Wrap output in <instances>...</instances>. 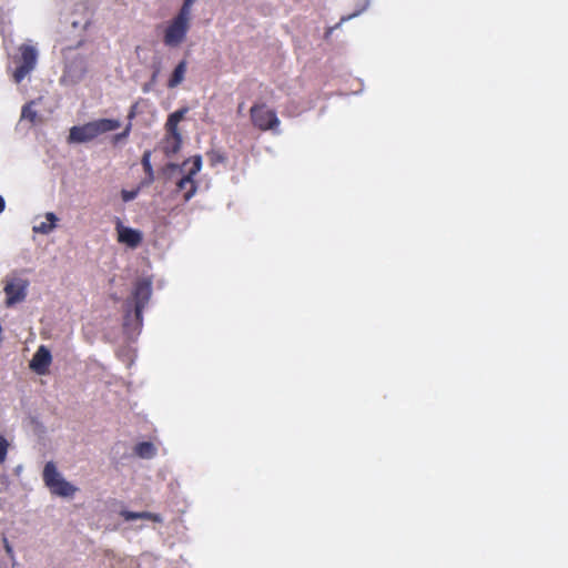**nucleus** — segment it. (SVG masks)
Listing matches in <instances>:
<instances>
[{
    "label": "nucleus",
    "instance_id": "13",
    "mask_svg": "<svg viewBox=\"0 0 568 568\" xmlns=\"http://www.w3.org/2000/svg\"><path fill=\"white\" fill-rule=\"evenodd\" d=\"M186 112H187V109H181V110L173 112L166 121V124H165L166 132H179L178 125L184 119Z\"/></svg>",
    "mask_w": 568,
    "mask_h": 568
},
{
    "label": "nucleus",
    "instance_id": "17",
    "mask_svg": "<svg viewBox=\"0 0 568 568\" xmlns=\"http://www.w3.org/2000/svg\"><path fill=\"white\" fill-rule=\"evenodd\" d=\"M32 104L33 102H30L24 105L21 113V119L28 120L31 123L37 121V112L32 109Z\"/></svg>",
    "mask_w": 568,
    "mask_h": 568
},
{
    "label": "nucleus",
    "instance_id": "2",
    "mask_svg": "<svg viewBox=\"0 0 568 568\" xmlns=\"http://www.w3.org/2000/svg\"><path fill=\"white\" fill-rule=\"evenodd\" d=\"M152 294V281L151 278H141L136 281L134 288L132 291V300L126 302V313L124 316V326L128 327L130 325V321L132 317V307H133V316L136 327L142 326V312L145 305L149 303Z\"/></svg>",
    "mask_w": 568,
    "mask_h": 568
},
{
    "label": "nucleus",
    "instance_id": "3",
    "mask_svg": "<svg viewBox=\"0 0 568 568\" xmlns=\"http://www.w3.org/2000/svg\"><path fill=\"white\" fill-rule=\"evenodd\" d=\"M43 481L53 495L71 497L78 490L75 486L67 481L58 471L53 462H48L42 473Z\"/></svg>",
    "mask_w": 568,
    "mask_h": 568
},
{
    "label": "nucleus",
    "instance_id": "7",
    "mask_svg": "<svg viewBox=\"0 0 568 568\" xmlns=\"http://www.w3.org/2000/svg\"><path fill=\"white\" fill-rule=\"evenodd\" d=\"M252 120L262 130L274 129L280 124L275 113L262 106H254L251 110Z\"/></svg>",
    "mask_w": 568,
    "mask_h": 568
},
{
    "label": "nucleus",
    "instance_id": "25",
    "mask_svg": "<svg viewBox=\"0 0 568 568\" xmlns=\"http://www.w3.org/2000/svg\"><path fill=\"white\" fill-rule=\"evenodd\" d=\"M121 515L123 516V518L125 520H135V519H140V513H134V511H129V510H124L121 513Z\"/></svg>",
    "mask_w": 568,
    "mask_h": 568
},
{
    "label": "nucleus",
    "instance_id": "16",
    "mask_svg": "<svg viewBox=\"0 0 568 568\" xmlns=\"http://www.w3.org/2000/svg\"><path fill=\"white\" fill-rule=\"evenodd\" d=\"M187 184H190V190L184 195L185 201H189L196 192V186L194 184V181L190 180V176H185V178L181 179V181L178 184L180 190L185 189L187 186Z\"/></svg>",
    "mask_w": 568,
    "mask_h": 568
},
{
    "label": "nucleus",
    "instance_id": "27",
    "mask_svg": "<svg viewBox=\"0 0 568 568\" xmlns=\"http://www.w3.org/2000/svg\"><path fill=\"white\" fill-rule=\"evenodd\" d=\"M135 116V105H133L129 112V122H131V120Z\"/></svg>",
    "mask_w": 568,
    "mask_h": 568
},
{
    "label": "nucleus",
    "instance_id": "4",
    "mask_svg": "<svg viewBox=\"0 0 568 568\" xmlns=\"http://www.w3.org/2000/svg\"><path fill=\"white\" fill-rule=\"evenodd\" d=\"M192 19L176 14L170 20L163 32V42L166 47L178 48L186 39V34L191 28Z\"/></svg>",
    "mask_w": 568,
    "mask_h": 568
},
{
    "label": "nucleus",
    "instance_id": "23",
    "mask_svg": "<svg viewBox=\"0 0 568 568\" xmlns=\"http://www.w3.org/2000/svg\"><path fill=\"white\" fill-rule=\"evenodd\" d=\"M140 519H149V520H153L156 523L161 521V517L158 514H152L149 511H141Z\"/></svg>",
    "mask_w": 568,
    "mask_h": 568
},
{
    "label": "nucleus",
    "instance_id": "1",
    "mask_svg": "<svg viewBox=\"0 0 568 568\" xmlns=\"http://www.w3.org/2000/svg\"><path fill=\"white\" fill-rule=\"evenodd\" d=\"M121 126V121L118 119L101 118L81 125H74L69 131V143H89L94 139L115 131Z\"/></svg>",
    "mask_w": 568,
    "mask_h": 568
},
{
    "label": "nucleus",
    "instance_id": "5",
    "mask_svg": "<svg viewBox=\"0 0 568 568\" xmlns=\"http://www.w3.org/2000/svg\"><path fill=\"white\" fill-rule=\"evenodd\" d=\"M21 58L19 59V67L13 73V79L17 83L21 82L27 74H29L36 67L38 52L36 48L26 44L20 48Z\"/></svg>",
    "mask_w": 568,
    "mask_h": 568
},
{
    "label": "nucleus",
    "instance_id": "6",
    "mask_svg": "<svg viewBox=\"0 0 568 568\" xmlns=\"http://www.w3.org/2000/svg\"><path fill=\"white\" fill-rule=\"evenodd\" d=\"M28 282L22 278H11L6 281L4 293H6V305L8 307L13 306L17 303L24 301L27 296Z\"/></svg>",
    "mask_w": 568,
    "mask_h": 568
},
{
    "label": "nucleus",
    "instance_id": "9",
    "mask_svg": "<svg viewBox=\"0 0 568 568\" xmlns=\"http://www.w3.org/2000/svg\"><path fill=\"white\" fill-rule=\"evenodd\" d=\"M57 222V215L51 212L39 214L32 220V230L36 233L48 234L55 227Z\"/></svg>",
    "mask_w": 568,
    "mask_h": 568
},
{
    "label": "nucleus",
    "instance_id": "24",
    "mask_svg": "<svg viewBox=\"0 0 568 568\" xmlns=\"http://www.w3.org/2000/svg\"><path fill=\"white\" fill-rule=\"evenodd\" d=\"M143 166L145 171L151 175L153 173L151 162H150V152H145L142 159Z\"/></svg>",
    "mask_w": 568,
    "mask_h": 568
},
{
    "label": "nucleus",
    "instance_id": "8",
    "mask_svg": "<svg viewBox=\"0 0 568 568\" xmlns=\"http://www.w3.org/2000/svg\"><path fill=\"white\" fill-rule=\"evenodd\" d=\"M52 362V356L50 351L45 346H40L34 353L30 367L39 375H44L49 371V366Z\"/></svg>",
    "mask_w": 568,
    "mask_h": 568
},
{
    "label": "nucleus",
    "instance_id": "12",
    "mask_svg": "<svg viewBox=\"0 0 568 568\" xmlns=\"http://www.w3.org/2000/svg\"><path fill=\"white\" fill-rule=\"evenodd\" d=\"M186 70H187L186 61L183 60V61L179 62V64L175 67V69L173 70V72L168 81V87L171 89L179 87L185 79Z\"/></svg>",
    "mask_w": 568,
    "mask_h": 568
},
{
    "label": "nucleus",
    "instance_id": "18",
    "mask_svg": "<svg viewBox=\"0 0 568 568\" xmlns=\"http://www.w3.org/2000/svg\"><path fill=\"white\" fill-rule=\"evenodd\" d=\"M202 169V159L201 156H194L192 160V166L189 169L186 176H190V180H193V176L197 174Z\"/></svg>",
    "mask_w": 568,
    "mask_h": 568
},
{
    "label": "nucleus",
    "instance_id": "26",
    "mask_svg": "<svg viewBox=\"0 0 568 568\" xmlns=\"http://www.w3.org/2000/svg\"><path fill=\"white\" fill-rule=\"evenodd\" d=\"M3 542H4L6 552L8 554V556H10L12 558L13 557V549H12L11 545L9 544L7 538L3 539Z\"/></svg>",
    "mask_w": 568,
    "mask_h": 568
},
{
    "label": "nucleus",
    "instance_id": "20",
    "mask_svg": "<svg viewBox=\"0 0 568 568\" xmlns=\"http://www.w3.org/2000/svg\"><path fill=\"white\" fill-rule=\"evenodd\" d=\"M131 126H132V123H131V122H129V123L125 125L124 130H122V132H121V133H118V134L113 135V136H112V143H113V144H118V143H120L121 141L125 140V139L129 136V134H130Z\"/></svg>",
    "mask_w": 568,
    "mask_h": 568
},
{
    "label": "nucleus",
    "instance_id": "22",
    "mask_svg": "<svg viewBox=\"0 0 568 568\" xmlns=\"http://www.w3.org/2000/svg\"><path fill=\"white\" fill-rule=\"evenodd\" d=\"M139 192H140V187H136V189L131 190V191L122 190L121 191V197H122V200L124 202H130V201L134 200L138 196Z\"/></svg>",
    "mask_w": 568,
    "mask_h": 568
},
{
    "label": "nucleus",
    "instance_id": "10",
    "mask_svg": "<svg viewBox=\"0 0 568 568\" xmlns=\"http://www.w3.org/2000/svg\"><path fill=\"white\" fill-rule=\"evenodd\" d=\"M119 242L128 246H136L141 243L142 235L138 230L123 225L116 227Z\"/></svg>",
    "mask_w": 568,
    "mask_h": 568
},
{
    "label": "nucleus",
    "instance_id": "11",
    "mask_svg": "<svg viewBox=\"0 0 568 568\" xmlns=\"http://www.w3.org/2000/svg\"><path fill=\"white\" fill-rule=\"evenodd\" d=\"M181 148V134L180 132H166V136L162 142L163 151L170 155L179 152Z\"/></svg>",
    "mask_w": 568,
    "mask_h": 568
},
{
    "label": "nucleus",
    "instance_id": "15",
    "mask_svg": "<svg viewBox=\"0 0 568 568\" xmlns=\"http://www.w3.org/2000/svg\"><path fill=\"white\" fill-rule=\"evenodd\" d=\"M84 72H85V68H84L83 61L80 60L78 68H73L72 65L68 67L67 77L70 78V80L72 82H78L82 79Z\"/></svg>",
    "mask_w": 568,
    "mask_h": 568
},
{
    "label": "nucleus",
    "instance_id": "21",
    "mask_svg": "<svg viewBox=\"0 0 568 568\" xmlns=\"http://www.w3.org/2000/svg\"><path fill=\"white\" fill-rule=\"evenodd\" d=\"M9 442L0 436V465L3 464L8 456Z\"/></svg>",
    "mask_w": 568,
    "mask_h": 568
},
{
    "label": "nucleus",
    "instance_id": "14",
    "mask_svg": "<svg viewBox=\"0 0 568 568\" xmlns=\"http://www.w3.org/2000/svg\"><path fill=\"white\" fill-rule=\"evenodd\" d=\"M135 453L142 458H150L154 455L155 448L152 443L142 442L135 446Z\"/></svg>",
    "mask_w": 568,
    "mask_h": 568
},
{
    "label": "nucleus",
    "instance_id": "28",
    "mask_svg": "<svg viewBox=\"0 0 568 568\" xmlns=\"http://www.w3.org/2000/svg\"><path fill=\"white\" fill-rule=\"evenodd\" d=\"M4 210V200L0 196V213Z\"/></svg>",
    "mask_w": 568,
    "mask_h": 568
},
{
    "label": "nucleus",
    "instance_id": "19",
    "mask_svg": "<svg viewBox=\"0 0 568 568\" xmlns=\"http://www.w3.org/2000/svg\"><path fill=\"white\" fill-rule=\"evenodd\" d=\"M196 0H184L178 14L192 19V7Z\"/></svg>",
    "mask_w": 568,
    "mask_h": 568
}]
</instances>
